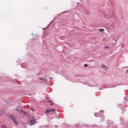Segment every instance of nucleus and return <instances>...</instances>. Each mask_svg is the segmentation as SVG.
<instances>
[{
  "label": "nucleus",
  "mask_w": 128,
  "mask_h": 128,
  "mask_svg": "<svg viewBox=\"0 0 128 128\" xmlns=\"http://www.w3.org/2000/svg\"><path fill=\"white\" fill-rule=\"evenodd\" d=\"M36 124V119H32L30 120L29 122H28V124L29 126H34Z\"/></svg>",
  "instance_id": "nucleus-1"
},
{
  "label": "nucleus",
  "mask_w": 128,
  "mask_h": 128,
  "mask_svg": "<svg viewBox=\"0 0 128 128\" xmlns=\"http://www.w3.org/2000/svg\"><path fill=\"white\" fill-rule=\"evenodd\" d=\"M101 112H102V114H104V110H100L99 113H95L94 116H96V118L100 116H102V114H100Z\"/></svg>",
  "instance_id": "nucleus-2"
},
{
  "label": "nucleus",
  "mask_w": 128,
  "mask_h": 128,
  "mask_svg": "<svg viewBox=\"0 0 128 128\" xmlns=\"http://www.w3.org/2000/svg\"><path fill=\"white\" fill-rule=\"evenodd\" d=\"M10 118L12 119V121L14 122V124H16V119L14 118V116H10Z\"/></svg>",
  "instance_id": "nucleus-3"
},
{
  "label": "nucleus",
  "mask_w": 128,
  "mask_h": 128,
  "mask_svg": "<svg viewBox=\"0 0 128 128\" xmlns=\"http://www.w3.org/2000/svg\"><path fill=\"white\" fill-rule=\"evenodd\" d=\"M54 110H56V109L53 108L52 110H47L46 112H45L46 114H48L49 112H54Z\"/></svg>",
  "instance_id": "nucleus-4"
},
{
  "label": "nucleus",
  "mask_w": 128,
  "mask_h": 128,
  "mask_svg": "<svg viewBox=\"0 0 128 128\" xmlns=\"http://www.w3.org/2000/svg\"><path fill=\"white\" fill-rule=\"evenodd\" d=\"M54 20H56V18H54V20L51 21L49 24H48V26H50V24H52V22H54Z\"/></svg>",
  "instance_id": "nucleus-5"
},
{
  "label": "nucleus",
  "mask_w": 128,
  "mask_h": 128,
  "mask_svg": "<svg viewBox=\"0 0 128 128\" xmlns=\"http://www.w3.org/2000/svg\"><path fill=\"white\" fill-rule=\"evenodd\" d=\"M99 32H104V30L102 28L98 29Z\"/></svg>",
  "instance_id": "nucleus-6"
},
{
  "label": "nucleus",
  "mask_w": 128,
  "mask_h": 128,
  "mask_svg": "<svg viewBox=\"0 0 128 128\" xmlns=\"http://www.w3.org/2000/svg\"><path fill=\"white\" fill-rule=\"evenodd\" d=\"M43 81L45 82H48V80H46L44 78H43Z\"/></svg>",
  "instance_id": "nucleus-7"
},
{
  "label": "nucleus",
  "mask_w": 128,
  "mask_h": 128,
  "mask_svg": "<svg viewBox=\"0 0 128 128\" xmlns=\"http://www.w3.org/2000/svg\"><path fill=\"white\" fill-rule=\"evenodd\" d=\"M108 46H104V48H108Z\"/></svg>",
  "instance_id": "nucleus-8"
},
{
  "label": "nucleus",
  "mask_w": 128,
  "mask_h": 128,
  "mask_svg": "<svg viewBox=\"0 0 128 128\" xmlns=\"http://www.w3.org/2000/svg\"><path fill=\"white\" fill-rule=\"evenodd\" d=\"M20 112H24V114H26V113L24 112V110H20Z\"/></svg>",
  "instance_id": "nucleus-9"
},
{
  "label": "nucleus",
  "mask_w": 128,
  "mask_h": 128,
  "mask_svg": "<svg viewBox=\"0 0 128 128\" xmlns=\"http://www.w3.org/2000/svg\"><path fill=\"white\" fill-rule=\"evenodd\" d=\"M102 68H106V66H104V65H102Z\"/></svg>",
  "instance_id": "nucleus-10"
},
{
  "label": "nucleus",
  "mask_w": 128,
  "mask_h": 128,
  "mask_svg": "<svg viewBox=\"0 0 128 128\" xmlns=\"http://www.w3.org/2000/svg\"><path fill=\"white\" fill-rule=\"evenodd\" d=\"M86 66H88V64H84V67L86 68Z\"/></svg>",
  "instance_id": "nucleus-11"
},
{
  "label": "nucleus",
  "mask_w": 128,
  "mask_h": 128,
  "mask_svg": "<svg viewBox=\"0 0 128 128\" xmlns=\"http://www.w3.org/2000/svg\"><path fill=\"white\" fill-rule=\"evenodd\" d=\"M40 80H44V78H40Z\"/></svg>",
  "instance_id": "nucleus-12"
},
{
  "label": "nucleus",
  "mask_w": 128,
  "mask_h": 128,
  "mask_svg": "<svg viewBox=\"0 0 128 128\" xmlns=\"http://www.w3.org/2000/svg\"><path fill=\"white\" fill-rule=\"evenodd\" d=\"M66 12H66V11H65V12H63V14H66Z\"/></svg>",
  "instance_id": "nucleus-13"
},
{
  "label": "nucleus",
  "mask_w": 128,
  "mask_h": 128,
  "mask_svg": "<svg viewBox=\"0 0 128 128\" xmlns=\"http://www.w3.org/2000/svg\"><path fill=\"white\" fill-rule=\"evenodd\" d=\"M48 102H52V100H49Z\"/></svg>",
  "instance_id": "nucleus-14"
},
{
  "label": "nucleus",
  "mask_w": 128,
  "mask_h": 128,
  "mask_svg": "<svg viewBox=\"0 0 128 128\" xmlns=\"http://www.w3.org/2000/svg\"><path fill=\"white\" fill-rule=\"evenodd\" d=\"M50 78V80H52V78Z\"/></svg>",
  "instance_id": "nucleus-15"
},
{
  "label": "nucleus",
  "mask_w": 128,
  "mask_h": 128,
  "mask_svg": "<svg viewBox=\"0 0 128 128\" xmlns=\"http://www.w3.org/2000/svg\"><path fill=\"white\" fill-rule=\"evenodd\" d=\"M31 110H32L34 112V110L32 109V108H30Z\"/></svg>",
  "instance_id": "nucleus-16"
},
{
  "label": "nucleus",
  "mask_w": 128,
  "mask_h": 128,
  "mask_svg": "<svg viewBox=\"0 0 128 128\" xmlns=\"http://www.w3.org/2000/svg\"><path fill=\"white\" fill-rule=\"evenodd\" d=\"M46 30V28H43V30Z\"/></svg>",
  "instance_id": "nucleus-17"
},
{
  "label": "nucleus",
  "mask_w": 128,
  "mask_h": 128,
  "mask_svg": "<svg viewBox=\"0 0 128 128\" xmlns=\"http://www.w3.org/2000/svg\"><path fill=\"white\" fill-rule=\"evenodd\" d=\"M52 104H52H53L52 103V104Z\"/></svg>",
  "instance_id": "nucleus-18"
},
{
  "label": "nucleus",
  "mask_w": 128,
  "mask_h": 128,
  "mask_svg": "<svg viewBox=\"0 0 128 128\" xmlns=\"http://www.w3.org/2000/svg\"><path fill=\"white\" fill-rule=\"evenodd\" d=\"M87 14H88V12L87 13Z\"/></svg>",
  "instance_id": "nucleus-19"
},
{
  "label": "nucleus",
  "mask_w": 128,
  "mask_h": 128,
  "mask_svg": "<svg viewBox=\"0 0 128 128\" xmlns=\"http://www.w3.org/2000/svg\"><path fill=\"white\" fill-rule=\"evenodd\" d=\"M34 34V33H32V35H33Z\"/></svg>",
  "instance_id": "nucleus-20"
},
{
  "label": "nucleus",
  "mask_w": 128,
  "mask_h": 128,
  "mask_svg": "<svg viewBox=\"0 0 128 128\" xmlns=\"http://www.w3.org/2000/svg\"><path fill=\"white\" fill-rule=\"evenodd\" d=\"M0 116H2V114H0Z\"/></svg>",
  "instance_id": "nucleus-21"
}]
</instances>
